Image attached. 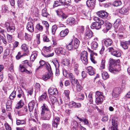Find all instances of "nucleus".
<instances>
[{"instance_id": "1a4fd4ad", "label": "nucleus", "mask_w": 130, "mask_h": 130, "mask_svg": "<svg viewBox=\"0 0 130 130\" xmlns=\"http://www.w3.org/2000/svg\"><path fill=\"white\" fill-rule=\"evenodd\" d=\"M21 48L24 52L23 53V55L26 56L29 52L28 46L25 44H23L21 46Z\"/></svg>"}, {"instance_id": "5fc2aeb1", "label": "nucleus", "mask_w": 130, "mask_h": 130, "mask_svg": "<svg viewBox=\"0 0 130 130\" xmlns=\"http://www.w3.org/2000/svg\"><path fill=\"white\" fill-rule=\"evenodd\" d=\"M7 38L8 42L11 43L12 41V36L9 34L7 35Z\"/></svg>"}, {"instance_id": "c756f323", "label": "nucleus", "mask_w": 130, "mask_h": 130, "mask_svg": "<svg viewBox=\"0 0 130 130\" xmlns=\"http://www.w3.org/2000/svg\"><path fill=\"white\" fill-rule=\"evenodd\" d=\"M21 65H22V66H23L26 68H27L28 67H30L31 66V64L29 63L28 61L27 60L23 61L22 64Z\"/></svg>"}, {"instance_id": "4c0bfd02", "label": "nucleus", "mask_w": 130, "mask_h": 130, "mask_svg": "<svg viewBox=\"0 0 130 130\" xmlns=\"http://www.w3.org/2000/svg\"><path fill=\"white\" fill-rule=\"evenodd\" d=\"M35 91L37 92H40V86L39 83H36L35 86Z\"/></svg>"}, {"instance_id": "6ab92c4d", "label": "nucleus", "mask_w": 130, "mask_h": 130, "mask_svg": "<svg viewBox=\"0 0 130 130\" xmlns=\"http://www.w3.org/2000/svg\"><path fill=\"white\" fill-rule=\"evenodd\" d=\"M69 105L70 107H73L74 108L80 107L81 106L80 103H76L73 101H71L69 103Z\"/></svg>"}, {"instance_id": "423d86ee", "label": "nucleus", "mask_w": 130, "mask_h": 130, "mask_svg": "<svg viewBox=\"0 0 130 130\" xmlns=\"http://www.w3.org/2000/svg\"><path fill=\"white\" fill-rule=\"evenodd\" d=\"M108 49L109 52H110L111 54L114 56L119 57L121 55V54L119 51L115 50L112 47H109Z\"/></svg>"}, {"instance_id": "dca6fc26", "label": "nucleus", "mask_w": 130, "mask_h": 130, "mask_svg": "<svg viewBox=\"0 0 130 130\" xmlns=\"http://www.w3.org/2000/svg\"><path fill=\"white\" fill-rule=\"evenodd\" d=\"M90 52H91L90 54V59L91 61L94 64H95L97 63V61L95 60L94 59L95 57L94 56L95 55L97 56V54L93 52V51L90 50Z\"/></svg>"}, {"instance_id": "a19ab883", "label": "nucleus", "mask_w": 130, "mask_h": 130, "mask_svg": "<svg viewBox=\"0 0 130 130\" xmlns=\"http://www.w3.org/2000/svg\"><path fill=\"white\" fill-rule=\"evenodd\" d=\"M42 15L43 17H46L48 15V14L47 12L46 9L44 8L42 9Z\"/></svg>"}, {"instance_id": "6e6d98bb", "label": "nucleus", "mask_w": 130, "mask_h": 130, "mask_svg": "<svg viewBox=\"0 0 130 130\" xmlns=\"http://www.w3.org/2000/svg\"><path fill=\"white\" fill-rule=\"evenodd\" d=\"M9 54V50L7 49L6 50L4 53L3 58L4 59H5L6 57Z\"/></svg>"}, {"instance_id": "2f4dec72", "label": "nucleus", "mask_w": 130, "mask_h": 130, "mask_svg": "<svg viewBox=\"0 0 130 130\" xmlns=\"http://www.w3.org/2000/svg\"><path fill=\"white\" fill-rule=\"evenodd\" d=\"M68 32L69 30L67 29H66L64 30H62L60 33V36L61 37H64L68 34Z\"/></svg>"}, {"instance_id": "bf43d9fd", "label": "nucleus", "mask_w": 130, "mask_h": 130, "mask_svg": "<svg viewBox=\"0 0 130 130\" xmlns=\"http://www.w3.org/2000/svg\"><path fill=\"white\" fill-rule=\"evenodd\" d=\"M57 28V26L56 25H54L52 26V32L53 35L55 34Z\"/></svg>"}, {"instance_id": "72a5a7b5", "label": "nucleus", "mask_w": 130, "mask_h": 130, "mask_svg": "<svg viewBox=\"0 0 130 130\" xmlns=\"http://www.w3.org/2000/svg\"><path fill=\"white\" fill-rule=\"evenodd\" d=\"M79 40L77 38L74 39L73 43L74 47L77 49L78 47L79 44Z\"/></svg>"}, {"instance_id": "5701e85b", "label": "nucleus", "mask_w": 130, "mask_h": 130, "mask_svg": "<svg viewBox=\"0 0 130 130\" xmlns=\"http://www.w3.org/2000/svg\"><path fill=\"white\" fill-rule=\"evenodd\" d=\"M16 90L17 92L18 93V94L17 95V97L18 98H20L22 96L24 97V94L21 88H18Z\"/></svg>"}, {"instance_id": "cd10ccee", "label": "nucleus", "mask_w": 130, "mask_h": 130, "mask_svg": "<svg viewBox=\"0 0 130 130\" xmlns=\"http://www.w3.org/2000/svg\"><path fill=\"white\" fill-rule=\"evenodd\" d=\"M67 47L69 50H70L76 49L74 47V46L72 40L67 45Z\"/></svg>"}, {"instance_id": "338daca9", "label": "nucleus", "mask_w": 130, "mask_h": 130, "mask_svg": "<svg viewBox=\"0 0 130 130\" xmlns=\"http://www.w3.org/2000/svg\"><path fill=\"white\" fill-rule=\"evenodd\" d=\"M56 68H59V64L57 60H55L53 62Z\"/></svg>"}, {"instance_id": "473e14b6", "label": "nucleus", "mask_w": 130, "mask_h": 130, "mask_svg": "<svg viewBox=\"0 0 130 130\" xmlns=\"http://www.w3.org/2000/svg\"><path fill=\"white\" fill-rule=\"evenodd\" d=\"M91 45L92 49L94 50L98 46V43L94 41L92 42L91 43Z\"/></svg>"}, {"instance_id": "7c9ffc66", "label": "nucleus", "mask_w": 130, "mask_h": 130, "mask_svg": "<svg viewBox=\"0 0 130 130\" xmlns=\"http://www.w3.org/2000/svg\"><path fill=\"white\" fill-rule=\"evenodd\" d=\"M105 98H96L95 102L96 104L98 105L102 103L103 101V99Z\"/></svg>"}, {"instance_id": "7ed1b4c3", "label": "nucleus", "mask_w": 130, "mask_h": 130, "mask_svg": "<svg viewBox=\"0 0 130 130\" xmlns=\"http://www.w3.org/2000/svg\"><path fill=\"white\" fill-rule=\"evenodd\" d=\"M51 48V46H49L48 47L44 46L43 47L42 51L44 52V53L42 52V54L44 57H52L53 56L54 53L48 54L50 51Z\"/></svg>"}, {"instance_id": "de8ad7c7", "label": "nucleus", "mask_w": 130, "mask_h": 130, "mask_svg": "<svg viewBox=\"0 0 130 130\" xmlns=\"http://www.w3.org/2000/svg\"><path fill=\"white\" fill-rule=\"evenodd\" d=\"M84 30V27L82 26H79L77 29V31L80 33H83Z\"/></svg>"}, {"instance_id": "a878e982", "label": "nucleus", "mask_w": 130, "mask_h": 130, "mask_svg": "<svg viewBox=\"0 0 130 130\" xmlns=\"http://www.w3.org/2000/svg\"><path fill=\"white\" fill-rule=\"evenodd\" d=\"M51 125L48 123H44L42 125L43 129L44 130H50L51 128Z\"/></svg>"}, {"instance_id": "58836bf2", "label": "nucleus", "mask_w": 130, "mask_h": 130, "mask_svg": "<svg viewBox=\"0 0 130 130\" xmlns=\"http://www.w3.org/2000/svg\"><path fill=\"white\" fill-rule=\"evenodd\" d=\"M50 101L52 104H54L57 101L56 98L53 96H52L50 97Z\"/></svg>"}, {"instance_id": "37998d69", "label": "nucleus", "mask_w": 130, "mask_h": 130, "mask_svg": "<svg viewBox=\"0 0 130 130\" xmlns=\"http://www.w3.org/2000/svg\"><path fill=\"white\" fill-rule=\"evenodd\" d=\"M95 0H90V6L91 9H93L95 7Z\"/></svg>"}, {"instance_id": "f257e3e1", "label": "nucleus", "mask_w": 130, "mask_h": 130, "mask_svg": "<svg viewBox=\"0 0 130 130\" xmlns=\"http://www.w3.org/2000/svg\"><path fill=\"white\" fill-rule=\"evenodd\" d=\"M41 118L42 120H49L52 115V112L47 105L43 104L41 107Z\"/></svg>"}, {"instance_id": "f8f14e48", "label": "nucleus", "mask_w": 130, "mask_h": 130, "mask_svg": "<svg viewBox=\"0 0 130 130\" xmlns=\"http://www.w3.org/2000/svg\"><path fill=\"white\" fill-rule=\"evenodd\" d=\"M55 52L58 55L61 54L64 55L66 53V51L63 48L60 47L56 48Z\"/></svg>"}, {"instance_id": "412c9836", "label": "nucleus", "mask_w": 130, "mask_h": 130, "mask_svg": "<svg viewBox=\"0 0 130 130\" xmlns=\"http://www.w3.org/2000/svg\"><path fill=\"white\" fill-rule=\"evenodd\" d=\"M38 52L36 51H34L32 52V54L30 57V59L31 61H34L37 56Z\"/></svg>"}, {"instance_id": "79ce46f5", "label": "nucleus", "mask_w": 130, "mask_h": 130, "mask_svg": "<svg viewBox=\"0 0 130 130\" xmlns=\"http://www.w3.org/2000/svg\"><path fill=\"white\" fill-rule=\"evenodd\" d=\"M94 20L96 22H99L101 24H103L104 22L102 20H100V19L97 17H95L93 18Z\"/></svg>"}, {"instance_id": "a211bd4d", "label": "nucleus", "mask_w": 130, "mask_h": 130, "mask_svg": "<svg viewBox=\"0 0 130 130\" xmlns=\"http://www.w3.org/2000/svg\"><path fill=\"white\" fill-rule=\"evenodd\" d=\"M129 9L127 7H123L120 10V12L122 14H127L128 13Z\"/></svg>"}, {"instance_id": "b1692460", "label": "nucleus", "mask_w": 130, "mask_h": 130, "mask_svg": "<svg viewBox=\"0 0 130 130\" xmlns=\"http://www.w3.org/2000/svg\"><path fill=\"white\" fill-rule=\"evenodd\" d=\"M85 36L86 38L87 39H89V25H87L86 27V30L85 32Z\"/></svg>"}, {"instance_id": "aec40b11", "label": "nucleus", "mask_w": 130, "mask_h": 130, "mask_svg": "<svg viewBox=\"0 0 130 130\" xmlns=\"http://www.w3.org/2000/svg\"><path fill=\"white\" fill-rule=\"evenodd\" d=\"M6 25V29L7 31L13 32L15 30V28L13 26H10V23H7Z\"/></svg>"}, {"instance_id": "39448f33", "label": "nucleus", "mask_w": 130, "mask_h": 130, "mask_svg": "<svg viewBox=\"0 0 130 130\" xmlns=\"http://www.w3.org/2000/svg\"><path fill=\"white\" fill-rule=\"evenodd\" d=\"M121 92V90L120 88H115L112 91V96L114 98H118L120 96Z\"/></svg>"}, {"instance_id": "052dcab7", "label": "nucleus", "mask_w": 130, "mask_h": 130, "mask_svg": "<svg viewBox=\"0 0 130 130\" xmlns=\"http://www.w3.org/2000/svg\"><path fill=\"white\" fill-rule=\"evenodd\" d=\"M71 126L73 127L75 129L77 127L78 123L76 121H73L71 123Z\"/></svg>"}, {"instance_id": "09e8293b", "label": "nucleus", "mask_w": 130, "mask_h": 130, "mask_svg": "<svg viewBox=\"0 0 130 130\" xmlns=\"http://www.w3.org/2000/svg\"><path fill=\"white\" fill-rule=\"evenodd\" d=\"M36 28L37 30L40 31H42L43 29V27L40 24H37L36 26Z\"/></svg>"}, {"instance_id": "c85d7f7f", "label": "nucleus", "mask_w": 130, "mask_h": 130, "mask_svg": "<svg viewBox=\"0 0 130 130\" xmlns=\"http://www.w3.org/2000/svg\"><path fill=\"white\" fill-rule=\"evenodd\" d=\"M75 118L78 119L81 122H83L85 124H88L89 123L88 121L84 118H80L77 116H75Z\"/></svg>"}, {"instance_id": "e433bc0d", "label": "nucleus", "mask_w": 130, "mask_h": 130, "mask_svg": "<svg viewBox=\"0 0 130 130\" xmlns=\"http://www.w3.org/2000/svg\"><path fill=\"white\" fill-rule=\"evenodd\" d=\"M47 97V94L46 92L42 94L39 97V100L40 101L44 100Z\"/></svg>"}, {"instance_id": "4be33fe9", "label": "nucleus", "mask_w": 130, "mask_h": 130, "mask_svg": "<svg viewBox=\"0 0 130 130\" xmlns=\"http://www.w3.org/2000/svg\"><path fill=\"white\" fill-rule=\"evenodd\" d=\"M112 40L110 39L105 40L104 42L105 45L107 47L111 45L112 44Z\"/></svg>"}, {"instance_id": "ddd939ff", "label": "nucleus", "mask_w": 130, "mask_h": 130, "mask_svg": "<svg viewBox=\"0 0 130 130\" xmlns=\"http://www.w3.org/2000/svg\"><path fill=\"white\" fill-rule=\"evenodd\" d=\"M103 24H101L99 22H93L91 26V27L92 29L95 28L98 29L101 28V25Z\"/></svg>"}, {"instance_id": "9b49d317", "label": "nucleus", "mask_w": 130, "mask_h": 130, "mask_svg": "<svg viewBox=\"0 0 130 130\" xmlns=\"http://www.w3.org/2000/svg\"><path fill=\"white\" fill-rule=\"evenodd\" d=\"M48 93L51 95H56L58 94V91L56 88L50 87L48 90Z\"/></svg>"}, {"instance_id": "864d4df0", "label": "nucleus", "mask_w": 130, "mask_h": 130, "mask_svg": "<svg viewBox=\"0 0 130 130\" xmlns=\"http://www.w3.org/2000/svg\"><path fill=\"white\" fill-rule=\"evenodd\" d=\"M43 24L45 26L46 31H48L49 25L47 21H42Z\"/></svg>"}, {"instance_id": "20e7f679", "label": "nucleus", "mask_w": 130, "mask_h": 130, "mask_svg": "<svg viewBox=\"0 0 130 130\" xmlns=\"http://www.w3.org/2000/svg\"><path fill=\"white\" fill-rule=\"evenodd\" d=\"M88 53L84 51L82 52L80 54V58L82 62L85 65L88 63Z\"/></svg>"}, {"instance_id": "9d476101", "label": "nucleus", "mask_w": 130, "mask_h": 130, "mask_svg": "<svg viewBox=\"0 0 130 130\" xmlns=\"http://www.w3.org/2000/svg\"><path fill=\"white\" fill-rule=\"evenodd\" d=\"M130 44V40L128 41H125L124 42L121 41L120 45L124 49H127L129 45Z\"/></svg>"}, {"instance_id": "8fccbe9b", "label": "nucleus", "mask_w": 130, "mask_h": 130, "mask_svg": "<svg viewBox=\"0 0 130 130\" xmlns=\"http://www.w3.org/2000/svg\"><path fill=\"white\" fill-rule=\"evenodd\" d=\"M121 2L120 1H116L113 3L114 6L116 7L120 6L121 5Z\"/></svg>"}, {"instance_id": "680f3d73", "label": "nucleus", "mask_w": 130, "mask_h": 130, "mask_svg": "<svg viewBox=\"0 0 130 130\" xmlns=\"http://www.w3.org/2000/svg\"><path fill=\"white\" fill-rule=\"evenodd\" d=\"M105 60L103 59H102L100 65V67L102 69H105Z\"/></svg>"}, {"instance_id": "0eeeda50", "label": "nucleus", "mask_w": 130, "mask_h": 130, "mask_svg": "<svg viewBox=\"0 0 130 130\" xmlns=\"http://www.w3.org/2000/svg\"><path fill=\"white\" fill-rule=\"evenodd\" d=\"M34 24L31 21H29L28 22L27 24L26 29L29 32H32L34 31Z\"/></svg>"}, {"instance_id": "a18cd8bd", "label": "nucleus", "mask_w": 130, "mask_h": 130, "mask_svg": "<svg viewBox=\"0 0 130 130\" xmlns=\"http://www.w3.org/2000/svg\"><path fill=\"white\" fill-rule=\"evenodd\" d=\"M28 111L27 109V107L25 106L24 107L22 110H21L20 112L22 113V114L21 115H24L26 114L27 112Z\"/></svg>"}, {"instance_id": "e2e57ef3", "label": "nucleus", "mask_w": 130, "mask_h": 130, "mask_svg": "<svg viewBox=\"0 0 130 130\" xmlns=\"http://www.w3.org/2000/svg\"><path fill=\"white\" fill-rule=\"evenodd\" d=\"M95 73L94 69L90 66V75H93Z\"/></svg>"}, {"instance_id": "c9c22d12", "label": "nucleus", "mask_w": 130, "mask_h": 130, "mask_svg": "<svg viewBox=\"0 0 130 130\" xmlns=\"http://www.w3.org/2000/svg\"><path fill=\"white\" fill-rule=\"evenodd\" d=\"M75 84H76V90L78 92H80L81 90L83 88L82 86L80 85L78 81L76 82Z\"/></svg>"}, {"instance_id": "69168bd1", "label": "nucleus", "mask_w": 130, "mask_h": 130, "mask_svg": "<svg viewBox=\"0 0 130 130\" xmlns=\"http://www.w3.org/2000/svg\"><path fill=\"white\" fill-rule=\"evenodd\" d=\"M56 12L57 13V15L59 17L61 16L62 14L63 13L61 9H58V10L56 11Z\"/></svg>"}, {"instance_id": "f704fd0d", "label": "nucleus", "mask_w": 130, "mask_h": 130, "mask_svg": "<svg viewBox=\"0 0 130 130\" xmlns=\"http://www.w3.org/2000/svg\"><path fill=\"white\" fill-rule=\"evenodd\" d=\"M24 103L22 100H20L17 103L15 107V108L18 109L21 108L24 105Z\"/></svg>"}, {"instance_id": "ea45409f", "label": "nucleus", "mask_w": 130, "mask_h": 130, "mask_svg": "<svg viewBox=\"0 0 130 130\" xmlns=\"http://www.w3.org/2000/svg\"><path fill=\"white\" fill-rule=\"evenodd\" d=\"M2 12L3 13H8V7L4 5L2 7Z\"/></svg>"}, {"instance_id": "3c124183", "label": "nucleus", "mask_w": 130, "mask_h": 130, "mask_svg": "<svg viewBox=\"0 0 130 130\" xmlns=\"http://www.w3.org/2000/svg\"><path fill=\"white\" fill-rule=\"evenodd\" d=\"M96 94L97 96V98H105L104 96L103 95V93L102 92L97 91Z\"/></svg>"}, {"instance_id": "f3484780", "label": "nucleus", "mask_w": 130, "mask_h": 130, "mask_svg": "<svg viewBox=\"0 0 130 130\" xmlns=\"http://www.w3.org/2000/svg\"><path fill=\"white\" fill-rule=\"evenodd\" d=\"M68 75V78L69 79L71 83H74L78 81L77 79H75L74 76L72 73H70Z\"/></svg>"}, {"instance_id": "4d7b16f0", "label": "nucleus", "mask_w": 130, "mask_h": 130, "mask_svg": "<svg viewBox=\"0 0 130 130\" xmlns=\"http://www.w3.org/2000/svg\"><path fill=\"white\" fill-rule=\"evenodd\" d=\"M64 94L66 96L68 99H69V94H70V91L68 90H66L64 91Z\"/></svg>"}, {"instance_id": "0e129e2a", "label": "nucleus", "mask_w": 130, "mask_h": 130, "mask_svg": "<svg viewBox=\"0 0 130 130\" xmlns=\"http://www.w3.org/2000/svg\"><path fill=\"white\" fill-rule=\"evenodd\" d=\"M39 63L40 64V66L36 69V71H37L38 69H39L42 66L45 64V62L43 60H41L40 61Z\"/></svg>"}, {"instance_id": "603ef678", "label": "nucleus", "mask_w": 130, "mask_h": 130, "mask_svg": "<svg viewBox=\"0 0 130 130\" xmlns=\"http://www.w3.org/2000/svg\"><path fill=\"white\" fill-rule=\"evenodd\" d=\"M51 76V74H48L47 73V74L44 75L43 77V79L44 80H46L49 79Z\"/></svg>"}, {"instance_id": "6e6552de", "label": "nucleus", "mask_w": 130, "mask_h": 130, "mask_svg": "<svg viewBox=\"0 0 130 130\" xmlns=\"http://www.w3.org/2000/svg\"><path fill=\"white\" fill-rule=\"evenodd\" d=\"M97 14L99 17L102 18H105L107 17L108 14L106 11H100L98 12Z\"/></svg>"}, {"instance_id": "13d9d810", "label": "nucleus", "mask_w": 130, "mask_h": 130, "mask_svg": "<svg viewBox=\"0 0 130 130\" xmlns=\"http://www.w3.org/2000/svg\"><path fill=\"white\" fill-rule=\"evenodd\" d=\"M106 31H108L112 27V25L110 23H106Z\"/></svg>"}, {"instance_id": "774afa93", "label": "nucleus", "mask_w": 130, "mask_h": 130, "mask_svg": "<svg viewBox=\"0 0 130 130\" xmlns=\"http://www.w3.org/2000/svg\"><path fill=\"white\" fill-rule=\"evenodd\" d=\"M69 73H68L67 71L65 70H63V75L65 77L68 78V75Z\"/></svg>"}, {"instance_id": "4468645a", "label": "nucleus", "mask_w": 130, "mask_h": 130, "mask_svg": "<svg viewBox=\"0 0 130 130\" xmlns=\"http://www.w3.org/2000/svg\"><path fill=\"white\" fill-rule=\"evenodd\" d=\"M60 119L59 117H55L53 119L52 126L54 127L57 128L58 125L59 124Z\"/></svg>"}, {"instance_id": "bb28decb", "label": "nucleus", "mask_w": 130, "mask_h": 130, "mask_svg": "<svg viewBox=\"0 0 130 130\" xmlns=\"http://www.w3.org/2000/svg\"><path fill=\"white\" fill-rule=\"evenodd\" d=\"M67 22L70 25H74L75 24V20L73 17H70L67 19Z\"/></svg>"}, {"instance_id": "2eb2a0df", "label": "nucleus", "mask_w": 130, "mask_h": 130, "mask_svg": "<svg viewBox=\"0 0 130 130\" xmlns=\"http://www.w3.org/2000/svg\"><path fill=\"white\" fill-rule=\"evenodd\" d=\"M36 102L34 100L31 101L28 104V107L29 111L30 112L33 110L36 104Z\"/></svg>"}, {"instance_id": "49530a36", "label": "nucleus", "mask_w": 130, "mask_h": 130, "mask_svg": "<svg viewBox=\"0 0 130 130\" xmlns=\"http://www.w3.org/2000/svg\"><path fill=\"white\" fill-rule=\"evenodd\" d=\"M16 91L17 90L15 91L14 90L11 93L9 96V98L10 99L13 100L15 97Z\"/></svg>"}, {"instance_id": "c03bdc74", "label": "nucleus", "mask_w": 130, "mask_h": 130, "mask_svg": "<svg viewBox=\"0 0 130 130\" xmlns=\"http://www.w3.org/2000/svg\"><path fill=\"white\" fill-rule=\"evenodd\" d=\"M103 78L104 79H106L109 78V76L108 73L106 72H103L102 75Z\"/></svg>"}, {"instance_id": "f03ea898", "label": "nucleus", "mask_w": 130, "mask_h": 130, "mask_svg": "<svg viewBox=\"0 0 130 130\" xmlns=\"http://www.w3.org/2000/svg\"><path fill=\"white\" fill-rule=\"evenodd\" d=\"M109 70L111 73L115 74L119 72L121 70L119 66H117L115 63V60L110 58L109 60Z\"/></svg>"}, {"instance_id": "393cba45", "label": "nucleus", "mask_w": 130, "mask_h": 130, "mask_svg": "<svg viewBox=\"0 0 130 130\" xmlns=\"http://www.w3.org/2000/svg\"><path fill=\"white\" fill-rule=\"evenodd\" d=\"M112 128H113L115 129H117L118 128V122L117 121L114 119L112 120Z\"/></svg>"}]
</instances>
